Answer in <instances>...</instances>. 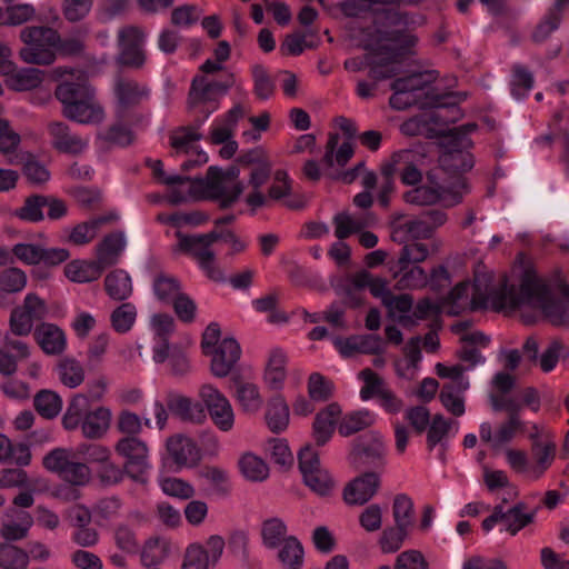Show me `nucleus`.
<instances>
[{
	"label": "nucleus",
	"instance_id": "nucleus-45",
	"mask_svg": "<svg viewBox=\"0 0 569 569\" xmlns=\"http://www.w3.org/2000/svg\"><path fill=\"white\" fill-rule=\"evenodd\" d=\"M29 553L22 548L11 543H0V568L27 569Z\"/></svg>",
	"mask_w": 569,
	"mask_h": 569
},
{
	"label": "nucleus",
	"instance_id": "nucleus-51",
	"mask_svg": "<svg viewBox=\"0 0 569 569\" xmlns=\"http://www.w3.org/2000/svg\"><path fill=\"white\" fill-rule=\"evenodd\" d=\"M136 317V307L130 302H123L112 311L111 326L117 332L124 333L132 328Z\"/></svg>",
	"mask_w": 569,
	"mask_h": 569
},
{
	"label": "nucleus",
	"instance_id": "nucleus-34",
	"mask_svg": "<svg viewBox=\"0 0 569 569\" xmlns=\"http://www.w3.org/2000/svg\"><path fill=\"white\" fill-rule=\"evenodd\" d=\"M103 268L96 261L73 260L64 267L66 277L73 282H91L103 272Z\"/></svg>",
	"mask_w": 569,
	"mask_h": 569
},
{
	"label": "nucleus",
	"instance_id": "nucleus-50",
	"mask_svg": "<svg viewBox=\"0 0 569 569\" xmlns=\"http://www.w3.org/2000/svg\"><path fill=\"white\" fill-rule=\"evenodd\" d=\"M429 256L428 247L421 242L406 243L399 253L397 268L399 270L408 269L410 264H416L425 261Z\"/></svg>",
	"mask_w": 569,
	"mask_h": 569
},
{
	"label": "nucleus",
	"instance_id": "nucleus-4",
	"mask_svg": "<svg viewBox=\"0 0 569 569\" xmlns=\"http://www.w3.org/2000/svg\"><path fill=\"white\" fill-rule=\"evenodd\" d=\"M23 47L19 51L21 60L28 64L48 66L56 60L53 48L60 41L58 31L50 27H26L20 32Z\"/></svg>",
	"mask_w": 569,
	"mask_h": 569
},
{
	"label": "nucleus",
	"instance_id": "nucleus-10",
	"mask_svg": "<svg viewBox=\"0 0 569 569\" xmlns=\"http://www.w3.org/2000/svg\"><path fill=\"white\" fill-rule=\"evenodd\" d=\"M199 396L214 426L224 432L231 430L234 423V413L226 396L212 385L201 386Z\"/></svg>",
	"mask_w": 569,
	"mask_h": 569
},
{
	"label": "nucleus",
	"instance_id": "nucleus-39",
	"mask_svg": "<svg viewBox=\"0 0 569 569\" xmlns=\"http://www.w3.org/2000/svg\"><path fill=\"white\" fill-rule=\"evenodd\" d=\"M373 421L375 418L368 410L350 412L341 418L338 425V431L342 437H350L369 428Z\"/></svg>",
	"mask_w": 569,
	"mask_h": 569
},
{
	"label": "nucleus",
	"instance_id": "nucleus-56",
	"mask_svg": "<svg viewBox=\"0 0 569 569\" xmlns=\"http://www.w3.org/2000/svg\"><path fill=\"white\" fill-rule=\"evenodd\" d=\"M533 86L532 73L523 66L512 68L511 93L515 98H523Z\"/></svg>",
	"mask_w": 569,
	"mask_h": 569
},
{
	"label": "nucleus",
	"instance_id": "nucleus-33",
	"mask_svg": "<svg viewBox=\"0 0 569 569\" xmlns=\"http://www.w3.org/2000/svg\"><path fill=\"white\" fill-rule=\"evenodd\" d=\"M104 289L108 296L116 301L127 300L133 291L130 276L121 269L113 270L106 276Z\"/></svg>",
	"mask_w": 569,
	"mask_h": 569
},
{
	"label": "nucleus",
	"instance_id": "nucleus-63",
	"mask_svg": "<svg viewBox=\"0 0 569 569\" xmlns=\"http://www.w3.org/2000/svg\"><path fill=\"white\" fill-rule=\"evenodd\" d=\"M22 171L32 184H42L50 179V172L47 167L31 154L23 162Z\"/></svg>",
	"mask_w": 569,
	"mask_h": 569
},
{
	"label": "nucleus",
	"instance_id": "nucleus-21",
	"mask_svg": "<svg viewBox=\"0 0 569 569\" xmlns=\"http://www.w3.org/2000/svg\"><path fill=\"white\" fill-rule=\"evenodd\" d=\"M439 166L443 172L452 177L450 182H455L458 178H462L467 181L463 174L473 168L475 158L470 150L441 152L439 156Z\"/></svg>",
	"mask_w": 569,
	"mask_h": 569
},
{
	"label": "nucleus",
	"instance_id": "nucleus-9",
	"mask_svg": "<svg viewBox=\"0 0 569 569\" xmlns=\"http://www.w3.org/2000/svg\"><path fill=\"white\" fill-rule=\"evenodd\" d=\"M49 312L46 301L37 293H28L21 306L11 310L9 327L14 333L30 335L33 331V323L41 321Z\"/></svg>",
	"mask_w": 569,
	"mask_h": 569
},
{
	"label": "nucleus",
	"instance_id": "nucleus-23",
	"mask_svg": "<svg viewBox=\"0 0 569 569\" xmlns=\"http://www.w3.org/2000/svg\"><path fill=\"white\" fill-rule=\"evenodd\" d=\"M114 93L120 107L126 110L138 106L142 99L148 98L149 89L133 79L119 76L116 79Z\"/></svg>",
	"mask_w": 569,
	"mask_h": 569
},
{
	"label": "nucleus",
	"instance_id": "nucleus-42",
	"mask_svg": "<svg viewBox=\"0 0 569 569\" xmlns=\"http://www.w3.org/2000/svg\"><path fill=\"white\" fill-rule=\"evenodd\" d=\"M33 406L41 417L53 419L61 411L62 400L54 391L43 389L36 393Z\"/></svg>",
	"mask_w": 569,
	"mask_h": 569
},
{
	"label": "nucleus",
	"instance_id": "nucleus-3",
	"mask_svg": "<svg viewBox=\"0 0 569 569\" xmlns=\"http://www.w3.org/2000/svg\"><path fill=\"white\" fill-rule=\"evenodd\" d=\"M429 186H419L403 193L405 202L417 206H431L443 201L447 207L459 204L469 192L468 182L458 178L455 182H439L435 172L427 173Z\"/></svg>",
	"mask_w": 569,
	"mask_h": 569
},
{
	"label": "nucleus",
	"instance_id": "nucleus-36",
	"mask_svg": "<svg viewBox=\"0 0 569 569\" xmlns=\"http://www.w3.org/2000/svg\"><path fill=\"white\" fill-rule=\"evenodd\" d=\"M236 398L240 403L243 411L254 413L259 411L262 406V398L256 385L243 382L239 378H234Z\"/></svg>",
	"mask_w": 569,
	"mask_h": 569
},
{
	"label": "nucleus",
	"instance_id": "nucleus-20",
	"mask_svg": "<svg viewBox=\"0 0 569 569\" xmlns=\"http://www.w3.org/2000/svg\"><path fill=\"white\" fill-rule=\"evenodd\" d=\"M240 346L233 338L223 339L213 352L211 372L219 378L227 377L240 359Z\"/></svg>",
	"mask_w": 569,
	"mask_h": 569
},
{
	"label": "nucleus",
	"instance_id": "nucleus-7",
	"mask_svg": "<svg viewBox=\"0 0 569 569\" xmlns=\"http://www.w3.org/2000/svg\"><path fill=\"white\" fill-rule=\"evenodd\" d=\"M386 448L378 433L369 432L358 437L349 455L350 463L357 469L376 471L383 469Z\"/></svg>",
	"mask_w": 569,
	"mask_h": 569
},
{
	"label": "nucleus",
	"instance_id": "nucleus-52",
	"mask_svg": "<svg viewBox=\"0 0 569 569\" xmlns=\"http://www.w3.org/2000/svg\"><path fill=\"white\" fill-rule=\"evenodd\" d=\"M392 516L395 523L411 528L413 525V502L407 495H397L392 503Z\"/></svg>",
	"mask_w": 569,
	"mask_h": 569
},
{
	"label": "nucleus",
	"instance_id": "nucleus-24",
	"mask_svg": "<svg viewBox=\"0 0 569 569\" xmlns=\"http://www.w3.org/2000/svg\"><path fill=\"white\" fill-rule=\"evenodd\" d=\"M341 415V408L337 402L328 405L320 410L313 421V437L318 446L326 445L331 438L337 418Z\"/></svg>",
	"mask_w": 569,
	"mask_h": 569
},
{
	"label": "nucleus",
	"instance_id": "nucleus-17",
	"mask_svg": "<svg viewBox=\"0 0 569 569\" xmlns=\"http://www.w3.org/2000/svg\"><path fill=\"white\" fill-rule=\"evenodd\" d=\"M478 128L476 122L465 123L446 130H429L428 137L438 138L442 152H458L461 150H470L473 142L469 134Z\"/></svg>",
	"mask_w": 569,
	"mask_h": 569
},
{
	"label": "nucleus",
	"instance_id": "nucleus-54",
	"mask_svg": "<svg viewBox=\"0 0 569 569\" xmlns=\"http://www.w3.org/2000/svg\"><path fill=\"white\" fill-rule=\"evenodd\" d=\"M240 468L243 476L252 481H262L269 475V468L266 462L251 453H247L241 458Z\"/></svg>",
	"mask_w": 569,
	"mask_h": 569
},
{
	"label": "nucleus",
	"instance_id": "nucleus-38",
	"mask_svg": "<svg viewBox=\"0 0 569 569\" xmlns=\"http://www.w3.org/2000/svg\"><path fill=\"white\" fill-rule=\"evenodd\" d=\"M60 381L71 389L77 388L84 381V368L72 357H63L57 365Z\"/></svg>",
	"mask_w": 569,
	"mask_h": 569
},
{
	"label": "nucleus",
	"instance_id": "nucleus-49",
	"mask_svg": "<svg viewBox=\"0 0 569 569\" xmlns=\"http://www.w3.org/2000/svg\"><path fill=\"white\" fill-rule=\"evenodd\" d=\"M152 287L156 297L162 302H172L181 293L179 280L166 273H158L153 279Z\"/></svg>",
	"mask_w": 569,
	"mask_h": 569
},
{
	"label": "nucleus",
	"instance_id": "nucleus-64",
	"mask_svg": "<svg viewBox=\"0 0 569 569\" xmlns=\"http://www.w3.org/2000/svg\"><path fill=\"white\" fill-rule=\"evenodd\" d=\"M209 555L200 545H191L187 548L182 569H209Z\"/></svg>",
	"mask_w": 569,
	"mask_h": 569
},
{
	"label": "nucleus",
	"instance_id": "nucleus-2",
	"mask_svg": "<svg viewBox=\"0 0 569 569\" xmlns=\"http://www.w3.org/2000/svg\"><path fill=\"white\" fill-rule=\"evenodd\" d=\"M54 97L62 104V116L71 121L96 123L102 121L104 117L93 88L84 78L62 81L57 86Z\"/></svg>",
	"mask_w": 569,
	"mask_h": 569
},
{
	"label": "nucleus",
	"instance_id": "nucleus-11",
	"mask_svg": "<svg viewBox=\"0 0 569 569\" xmlns=\"http://www.w3.org/2000/svg\"><path fill=\"white\" fill-rule=\"evenodd\" d=\"M144 33L138 27L122 28L118 33L119 54L117 63L122 67L140 69L146 62V54L142 49Z\"/></svg>",
	"mask_w": 569,
	"mask_h": 569
},
{
	"label": "nucleus",
	"instance_id": "nucleus-14",
	"mask_svg": "<svg viewBox=\"0 0 569 569\" xmlns=\"http://www.w3.org/2000/svg\"><path fill=\"white\" fill-rule=\"evenodd\" d=\"M51 147L60 153L78 156L88 147V139L72 132L63 121H51L47 124Z\"/></svg>",
	"mask_w": 569,
	"mask_h": 569
},
{
	"label": "nucleus",
	"instance_id": "nucleus-47",
	"mask_svg": "<svg viewBox=\"0 0 569 569\" xmlns=\"http://www.w3.org/2000/svg\"><path fill=\"white\" fill-rule=\"evenodd\" d=\"M167 450L176 465L184 466L192 457L194 445L188 437L179 435L167 440Z\"/></svg>",
	"mask_w": 569,
	"mask_h": 569
},
{
	"label": "nucleus",
	"instance_id": "nucleus-27",
	"mask_svg": "<svg viewBox=\"0 0 569 569\" xmlns=\"http://www.w3.org/2000/svg\"><path fill=\"white\" fill-rule=\"evenodd\" d=\"M438 78V71L427 70L411 72L406 77L395 79L391 84V90L408 91V93H425V89L435 82Z\"/></svg>",
	"mask_w": 569,
	"mask_h": 569
},
{
	"label": "nucleus",
	"instance_id": "nucleus-5",
	"mask_svg": "<svg viewBox=\"0 0 569 569\" xmlns=\"http://www.w3.org/2000/svg\"><path fill=\"white\" fill-rule=\"evenodd\" d=\"M234 83L233 74H229L226 81H210L203 74H197L189 91V103L198 109L203 119H207L219 106V100Z\"/></svg>",
	"mask_w": 569,
	"mask_h": 569
},
{
	"label": "nucleus",
	"instance_id": "nucleus-46",
	"mask_svg": "<svg viewBox=\"0 0 569 569\" xmlns=\"http://www.w3.org/2000/svg\"><path fill=\"white\" fill-rule=\"evenodd\" d=\"M393 277H399L397 281L398 289H419L428 284L427 272L416 264H410L408 269L405 270H399V268H397Z\"/></svg>",
	"mask_w": 569,
	"mask_h": 569
},
{
	"label": "nucleus",
	"instance_id": "nucleus-15",
	"mask_svg": "<svg viewBox=\"0 0 569 569\" xmlns=\"http://www.w3.org/2000/svg\"><path fill=\"white\" fill-rule=\"evenodd\" d=\"M379 487V473L366 471L347 483L343 489V499L347 505L362 506L377 493Z\"/></svg>",
	"mask_w": 569,
	"mask_h": 569
},
{
	"label": "nucleus",
	"instance_id": "nucleus-6",
	"mask_svg": "<svg viewBox=\"0 0 569 569\" xmlns=\"http://www.w3.org/2000/svg\"><path fill=\"white\" fill-rule=\"evenodd\" d=\"M114 451L124 460L127 477L137 483L146 485L147 473L151 468L147 442L138 437H122L116 442Z\"/></svg>",
	"mask_w": 569,
	"mask_h": 569
},
{
	"label": "nucleus",
	"instance_id": "nucleus-60",
	"mask_svg": "<svg viewBox=\"0 0 569 569\" xmlns=\"http://www.w3.org/2000/svg\"><path fill=\"white\" fill-rule=\"evenodd\" d=\"M451 421L443 418L442 415H436L428 425L427 445L432 450L440 443L449 433L451 429Z\"/></svg>",
	"mask_w": 569,
	"mask_h": 569
},
{
	"label": "nucleus",
	"instance_id": "nucleus-30",
	"mask_svg": "<svg viewBox=\"0 0 569 569\" xmlns=\"http://www.w3.org/2000/svg\"><path fill=\"white\" fill-rule=\"evenodd\" d=\"M116 218L117 216L110 214L97 217L88 221L80 222L71 229L68 236V241L74 246L87 244L97 237L99 229L103 224L114 220Z\"/></svg>",
	"mask_w": 569,
	"mask_h": 569
},
{
	"label": "nucleus",
	"instance_id": "nucleus-29",
	"mask_svg": "<svg viewBox=\"0 0 569 569\" xmlns=\"http://www.w3.org/2000/svg\"><path fill=\"white\" fill-rule=\"evenodd\" d=\"M124 248V238L121 232L107 234L97 246V261L106 269L117 263L121 251Z\"/></svg>",
	"mask_w": 569,
	"mask_h": 569
},
{
	"label": "nucleus",
	"instance_id": "nucleus-18",
	"mask_svg": "<svg viewBox=\"0 0 569 569\" xmlns=\"http://www.w3.org/2000/svg\"><path fill=\"white\" fill-rule=\"evenodd\" d=\"M224 182L227 181L222 178V169L209 167L204 178H193L192 184L189 186V194L196 200H218L227 191Z\"/></svg>",
	"mask_w": 569,
	"mask_h": 569
},
{
	"label": "nucleus",
	"instance_id": "nucleus-1",
	"mask_svg": "<svg viewBox=\"0 0 569 569\" xmlns=\"http://www.w3.org/2000/svg\"><path fill=\"white\" fill-rule=\"evenodd\" d=\"M473 290L470 303L472 311L486 309L489 300L495 311H501L506 308L516 309L527 305L541 310L543 316L555 326L569 325L566 303L556 299L548 284L530 270L522 273L519 288L509 284L507 278L503 277L499 288L492 289L488 293L487 288H482L479 280L475 281Z\"/></svg>",
	"mask_w": 569,
	"mask_h": 569
},
{
	"label": "nucleus",
	"instance_id": "nucleus-62",
	"mask_svg": "<svg viewBox=\"0 0 569 569\" xmlns=\"http://www.w3.org/2000/svg\"><path fill=\"white\" fill-rule=\"evenodd\" d=\"M333 385L322 375L313 372L308 379V392L312 400L327 401L332 396Z\"/></svg>",
	"mask_w": 569,
	"mask_h": 569
},
{
	"label": "nucleus",
	"instance_id": "nucleus-8",
	"mask_svg": "<svg viewBox=\"0 0 569 569\" xmlns=\"http://www.w3.org/2000/svg\"><path fill=\"white\" fill-rule=\"evenodd\" d=\"M393 93L389 98V104L395 110H406L413 106L421 110L436 108H452L458 112L456 93H436L428 90L425 93H413L408 91L392 90Z\"/></svg>",
	"mask_w": 569,
	"mask_h": 569
},
{
	"label": "nucleus",
	"instance_id": "nucleus-48",
	"mask_svg": "<svg viewBox=\"0 0 569 569\" xmlns=\"http://www.w3.org/2000/svg\"><path fill=\"white\" fill-rule=\"evenodd\" d=\"M44 194H31L28 196L22 207L14 211V216L19 219L28 222H39L44 219Z\"/></svg>",
	"mask_w": 569,
	"mask_h": 569
},
{
	"label": "nucleus",
	"instance_id": "nucleus-32",
	"mask_svg": "<svg viewBox=\"0 0 569 569\" xmlns=\"http://www.w3.org/2000/svg\"><path fill=\"white\" fill-rule=\"evenodd\" d=\"M340 136L338 133H329L322 158V163L327 168H332L335 163L339 167H345L353 156V147L350 142H343L336 152Z\"/></svg>",
	"mask_w": 569,
	"mask_h": 569
},
{
	"label": "nucleus",
	"instance_id": "nucleus-43",
	"mask_svg": "<svg viewBox=\"0 0 569 569\" xmlns=\"http://www.w3.org/2000/svg\"><path fill=\"white\" fill-rule=\"evenodd\" d=\"M203 120V118L196 119L193 126L179 127L172 131L170 134V146L178 152H188L190 144L194 141H199L202 138V134L199 133L198 130L201 127Z\"/></svg>",
	"mask_w": 569,
	"mask_h": 569
},
{
	"label": "nucleus",
	"instance_id": "nucleus-28",
	"mask_svg": "<svg viewBox=\"0 0 569 569\" xmlns=\"http://www.w3.org/2000/svg\"><path fill=\"white\" fill-rule=\"evenodd\" d=\"M111 412L106 407L89 410L80 425L82 435L88 439H99L109 429Z\"/></svg>",
	"mask_w": 569,
	"mask_h": 569
},
{
	"label": "nucleus",
	"instance_id": "nucleus-16",
	"mask_svg": "<svg viewBox=\"0 0 569 569\" xmlns=\"http://www.w3.org/2000/svg\"><path fill=\"white\" fill-rule=\"evenodd\" d=\"M367 270H360L353 274H347L337 279L332 288L337 296L342 298V303L351 309L363 305V292L367 289Z\"/></svg>",
	"mask_w": 569,
	"mask_h": 569
},
{
	"label": "nucleus",
	"instance_id": "nucleus-53",
	"mask_svg": "<svg viewBox=\"0 0 569 569\" xmlns=\"http://www.w3.org/2000/svg\"><path fill=\"white\" fill-rule=\"evenodd\" d=\"M27 274L17 267H7L0 271V288L10 293L21 292L27 286Z\"/></svg>",
	"mask_w": 569,
	"mask_h": 569
},
{
	"label": "nucleus",
	"instance_id": "nucleus-41",
	"mask_svg": "<svg viewBox=\"0 0 569 569\" xmlns=\"http://www.w3.org/2000/svg\"><path fill=\"white\" fill-rule=\"evenodd\" d=\"M409 528L395 523L386 527L378 540L379 547L383 553L397 552L409 536Z\"/></svg>",
	"mask_w": 569,
	"mask_h": 569
},
{
	"label": "nucleus",
	"instance_id": "nucleus-57",
	"mask_svg": "<svg viewBox=\"0 0 569 569\" xmlns=\"http://www.w3.org/2000/svg\"><path fill=\"white\" fill-rule=\"evenodd\" d=\"M160 487L166 495L182 500L191 499L196 493L194 488L189 482L174 477L162 479Z\"/></svg>",
	"mask_w": 569,
	"mask_h": 569
},
{
	"label": "nucleus",
	"instance_id": "nucleus-40",
	"mask_svg": "<svg viewBox=\"0 0 569 569\" xmlns=\"http://www.w3.org/2000/svg\"><path fill=\"white\" fill-rule=\"evenodd\" d=\"M278 559L286 569H301L303 565V548L299 540L290 536L281 543Z\"/></svg>",
	"mask_w": 569,
	"mask_h": 569
},
{
	"label": "nucleus",
	"instance_id": "nucleus-35",
	"mask_svg": "<svg viewBox=\"0 0 569 569\" xmlns=\"http://www.w3.org/2000/svg\"><path fill=\"white\" fill-rule=\"evenodd\" d=\"M90 410V399L88 396L78 393L72 397L68 408L62 417V425L67 430L77 429L83 421Z\"/></svg>",
	"mask_w": 569,
	"mask_h": 569
},
{
	"label": "nucleus",
	"instance_id": "nucleus-55",
	"mask_svg": "<svg viewBox=\"0 0 569 569\" xmlns=\"http://www.w3.org/2000/svg\"><path fill=\"white\" fill-rule=\"evenodd\" d=\"M93 0H62L63 18L71 23L82 21L90 13Z\"/></svg>",
	"mask_w": 569,
	"mask_h": 569
},
{
	"label": "nucleus",
	"instance_id": "nucleus-12",
	"mask_svg": "<svg viewBox=\"0 0 569 569\" xmlns=\"http://www.w3.org/2000/svg\"><path fill=\"white\" fill-rule=\"evenodd\" d=\"M527 506L525 502H517L509 509H505L502 503L497 505L492 513L483 519L482 528L490 531L497 523H503L506 531L510 535H517L526 526L530 525L535 518V511L526 513Z\"/></svg>",
	"mask_w": 569,
	"mask_h": 569
},
{
	"label": "nucleus",
	"instance_id": "nucleus-19",
	"mask_svg": "<svg viewBox=\"0 0 569 569\" xmlns=\"http://www.w3.org/2000/svg\"><path fill=\"white\" fill-rule=\"evenodd\" d=\"M32 332L36 342L46 355L60 356L64 352L67 337L58 325L40 322Z\"/></svg>",
	"mask_w": 569,
	"mask_h": 569
},
{
	"label": "nucleus",
	"instance_id": "nucleus-25",
	"mask_svg": "<svg viewBox=\"0 0 569 569\" xmlns=\"http://www.w3.org/2000/svg\"><path fill=\"white\" fill-rule=\"evenodd\" d=\"M168 409L183 421L202 423L206 420L203 405L193 402L184 396H171L167 400Z\"/></svg>",
	"mask_w": 569,
	"mask_h": 569
},
{
	"label": "nucleus",
	"instance_id": "nucleus-13",
	"mask_svg": "<svg viewBox=\"0 0 569 569\" xmlns=\"http://www.w3.org/2000/svg\"><path fill=\"white\" fill-rule=\"evenodd\" d=\"M28 335H18L9 327V331L3 335V346L0 347V373L12 376L17 372L18 362L30 357L29 345L20 339Z\"/></svg>",
	"mask_w": 569,
	"mask_h": 569
},
{
	"label": "nucleus",
	"instance_id": "nucleus-22",
	"mask_svg": "<svg viewBox=\"0 0 569 569\" xmlns=\"http://www.w3.org/2000/svg\"><path fill=\"white\" fill-rule=\"evenodd\" d=\"M399 54L388 46H381L375 49L372 64L369 70V77L375 81L390 79L398 74L399 70L395 67Z\"/></svg>",
	"mask_w": 569,
	"mask_h": 569
},
{
	"label": "nucleus",
	"instance_id": "nucleus-26",
	"mask_svg": "<svg viewBox=\"0 0 569 569\" xmlns=\"http://www.w3.org/2000/svg\"><path fill=\"white\" fill-rule=\"evenodd\" d=\"M176 237L179 240V250L190 254L198 263L214 258L212 244L203 234H183L178 231Z\"/></svg>",
	"mask_w": 569,
	"mask_h": 569
},
{
	"label": "nucleus",
	"instance_id": "nucleus-59",
	"mask_svg": "<svg viewBox=\"0 0 569 569\" xmlns=\"http://www.w3.org/2000/svg\"><path fill=\"white\" fill-rule=\"evenodd\" d=\"M253 92L258 99L266 100L274 92V83L264 67L256 64L252 68Z\"/></svg>",
	"mask_w": 569,
	"mask_h": 569
},
{
	"label": "nucleus",
	"instance_id": "nucleus-61",
	"mask_svg": "<svg viewBox=\"0 0 569 569\" xmlns=\"http://www.w3.org/2000/svg\"><path fill=\"white\" fill-rule=\"evenodd\" d=\"M127 469L111 461L110 458L104 460L98 469V478L104 486H116L124 479Z\"/></svg>",
	"mask_w": 569,
	"mask_h": 569
},
{
	"label": "nucleus",
	"instance_id": "nucleus-58",
	"mask_svg": "<svg viewBox=\"0 0 569 569\" xmlns=\"http://www.w3.org/2000/svg\"><path fill=\"white\" fill-rule=\"evenodd\" d=\"M305 483L317 495L328 496L333 489L335 482L328 471L315 470L303 476Z\"/></svg>",
	"mask_w": 569,
	"mask_h": 569
},
{
	"label": "nucleus",
	"instance_id": "nucleus-31",
	"mask_svg": "<svg viewBox=\"0 0 569 569\" xmlns=\"http://www.w3.org/2000/svg\"><path fill=\"white\" fill-rule=\"evenodd\" d=\"M266 422L273 433H280L287 429L289 425V407L281 395H277L269 400Z\"/></svg>",
	"mask_w": 569,
	"mask_h": 569
},
{
	"label": "nucleus",
	"instance_id": "nucleus-37",
	"mask_svg": "<svg viewBox=\"0 0 569 569\" xmlns=\"http://www.w3.org/2000/svg\"><path fill=\"white\" fill-rule=\"evenodd\" d=\"M43 81V71L37 68L17 69L6 80L7 86L14 91H28L38 88Z\"/></svg>",
	"mask_w": 569,
	"mask_h": 569
},
{
	"label": "nucleus",
	"instance_id": "nucleus-44",
	"mask_svg": "<svg viewBox=\"0 0 569 569\" xmlns=\"http://www.w3.org/2000/svg\"><path fill=\"white\" fill-rule=\"evenodd\" d=\"M261 537L267 548L276 549L288 538L287 526L279 518L267 519L261 526Z\"/></svg>",
	"mask_w": 569,
	"mask_h": 569
}]
</instances>
